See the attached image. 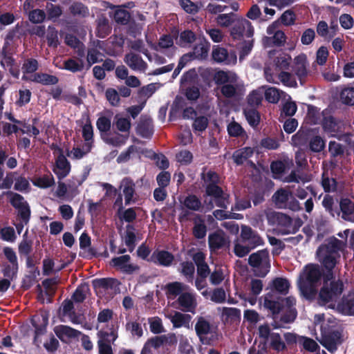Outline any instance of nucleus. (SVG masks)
<instances>
[{
  "label": "nucleus",
  "instance_id": "69168bd1",
  "mask_svg": "<svg viewBox=\"0 0 354 354\" xmlns=\"http://www.w3.org/2000/svg\"><path fill=\"white\" fill-rule=\"evenodd\" d=\"M0 234L3 241L13 243L15 241L17 236L13 227H4L1 231Z\"/></svg>",
  "mask_w": 354,
  "mask_h": 354
},
{
  "label": "nucleus",
  "instance_id": "0eeeda50",
  "mask_svg": "<svg viewBox=\"0 0 354 354\" xmlns=\"http://www.w3.org/2000/svg\"><path fill=\"white\" fill-rule=\"evenodd\" d=\"M268 223L270 225L277 224L278 230L283 234L294 232L292 226V219L284 214L275 212L271 209L265 212Z\"/></svg>",
  "mask_w": 354,
  "mask_h": 354
},
{
  "label": "nucleus",
  "instance_id": "0e129e2a",
  "mask_svg": "<svg viewBox=\"0 0 354 354\" xmlns=\"http://www.w3.org/2000/svg\"><path fill=\"white\" fill-rule=\"evenodd\" d=\"M96 125L102 134H106L111 129V120L104 116L100 117L97 120Z\"/></svg>",
  "mask_w": 354,
  "mask_h": 354
},
{
  "label": "nucleus",
  "instance_id": "680f3d73",
  "mask_svg": "<svg viewBox=\"0 0 354 354\" xmlns=\"http://www.w3.org/2000/svg\"><path fill=\"white\" fill-rule=\"evenodd\" d=\"M46 39L50 46L56 48L59 45L57 31L54 27L48 26Z\"/></svg>",
  "mask_w": 354,
  "mask_h": 354
},
{
  "label": "nucleus",
  "instance_id": "c03bdc74",
  "mask_svg": "<svg viewBox=\"0 0 354 354\" xmlns=\"http://www.w3.org/2000/svg\"><path fill=\"white\" fill-rule=\"evenodd\" d=\"M71 13L79 17H86L89 15L88 7L80 2H74L69 7Z\"/></svg>",
  "mask_w": 354,
  "mask_h": 354
},
{
  "label": "nucleus",
  "instance_id": "5fc2aeb1",
  "mask_svg": "<svg viewBox=\"0 0 354 354\" xmlns=\"http://www.w3.org/2000/svg\"><path fill=\"white\" fill-rule=\"evenodd\" d=\"M245 116L250 124L252 127H257L260 121V116L257 111L253 109H245L244 111Z\"/></svg>",
  "mask_w": 354,
  "mask_h": 354
},
{
  "label": "nucleus",
  "instance_id": "423d86ee",
  "mask_svg": "<svg viewBox=\"0 0 354 354\" xmlns=\"http://www.w3.org/2000/svg\"><path fill=\"white\" fill-rule=\"evenodd\" d=\"M249 263L254 268V272L259 277L266 276L270 270L269 254L268 251L262 250L252 254L249 257Z\"/></svg>",
  "mask_w": 354,
  "mask_h": 354
},
{
  "label": "nucleus",
  "instance_id": "5701e85b",
  "mask_svg": "<svg viewBox=\"0 0 354 354\" xmlns=\"http://www.w3.org/2000/svg\"><path fill=\"white\" fill-rule=\"evenodd\" d=\"M124 62L133 71L144 72L147 68V64L137 54L130 53L126 55Z\"/></svg>",
  "mask_w": 354,
  "mask_h": 354
},
{
  "label": "nucleus",
  "instance_id": "774afa93",
  "mask_svg": "<svg viewBox=\"0 0 354 354\" xmlns=\"http://www.w3.org/2000/svg\"><path fill=\"white\" fill-rule=\"evenodd\" d=\"M19 269V264H6L3 267L2 272L3 276L10 279L16 278Z\"/></svg>",
  "mask_w": 354,
  "mask_h": 354
},
{
  "label": "nucleus",
  "instance_id": "412c9836",
  "mask_svg": "<svg viewBox=\"0 0 354 354\" xmlns=\"http://www.w3.org/2000/svg\"><path fill=\"white\" fill-rule=\"evenodd\" d=\"M71 165L66 158L60 154L56 159L55 166L53 168L54 173L59 179L65 178L70 172Z\"/></svg>",
  "mask_w": 354,
  "mask_h": 354
},
{
  "label": "nucleus",
  "instance_id": "c9c22d12",
  "mask_svg": "<svg viewBox=\"0 0 354 354\" xmlns=\"http://www.w3.org/2000/svg\"><path fill=\"white\" fill-rule=\"evenodd\" d=\"M31 80L44 85H54L58 82V78L56 76L46 73H35L32 75Z\"/></svg>",
  "mask_w": 354,
  "mask_h": 354
},
{
  "label": "nucleus",
  "instance_id": "a18cd8bd",
  "mask_svg": "<svg viewBox=\"0 0 354 354\" xmlns=\"http://www.w3.org/2000/svg\"><path fill=\"white\" fill-rule=\"evenodd\" d=\"M268 340L269 341L272 348L277 352L282 351L286 348L284 342L282 340L279 333H272Z\"/></svg>",
  "mask_w": 354,
  "mask_h": 354
},
{
  "label": "nucleus",
  "instance_id": "de8ad7c7",
  "mask_svg": "<svg viewBox=\"0 0 354 354\" xmlns=\"http://www.w3.org/2000/svg\"><path fill=\"white\" fill-rule=\"evenodd\" d=\"M312 179V176L307 174H299L296 171H292L286 178V181L288 183H308Z\"/></svg>",
  "mask_w": 354,
  "mask_h": 354
},
{
  "label": "nucleus",
  "instance_id": "2eb2a0df",
  "mask_svg": "<svg viewBox=\"0 0 354 354\" xmlns=\"http://www.w3.org/2000/svg\"><path fill=\"white\" fill-rule=\"evenodd\" d=\"M206 193L208 196H213L215 198L218 207H227L228 204L227 196L223 194V190L216 185V183H209L206 187Z\"/></svg>",
  "mask_w": 354,
  "mask_h": 354
},
{
  "label": "nucleus",
  "instance_id": "c85d7f7f",
  "mask_svg": "<svg viewBox=\"0 0 354 354\" xmlns=\"http://www.w3.org/2000/svg\"><path fill=\"white\" fill-rule=\"evenodd\" d=\"M221 310V319L225 323H232L239 320L241 317V310L236 308H218Z\"/></svg>",
  "mask_w": 354,
  "mask_h": 354
},
{
  "label": "nucleus",
  "instance_id": "a878e982",
  "mask_svg": "<svg viewBox=\"0 0 354 354\" xmlns=\"http://www.w3.org/2000/svg\"><path fill=\"white\" fill-rule=\"evenodd\" d=\"M97 347L99 354H113L110 341L107 339L109 334L104 330H99L97 333Z\"/></svg>",
  "mask_w": 354,
  "mask_h": 354
},
{
  "label": "nucleus",
  "instance_id": "c756f323",
  "mask_svg": "<svg viewBox=\"0 0 354 354\" xmlns=\"http://www.w3.org/2000/svg\"><path fill=\"white\" fill-rule=\"evenodd\" d=\"M102 138L106 144L114 147H121L125 145L128 139V136L118 133L102 134Z\"/></svg>",
  "mask_w": 354,
  "mask_h": 354
},
{
  "label": "nucleus",
  "instance_id": "f3484780",
  "mask_svg": "<svg viewBox=\"0 0 354 354\" xmlns=\"http://www.w3.org/2000/svg\"><path fill=\"white\" fill-rule=\"evenodd\" d=\"M320 343L329 351H334L337 349V346L341 343V335L338 331L324 333Z\"/></svg>",
  "mask_w": 354,
  "mask_h": 354
},
{
  "label": "nucleus",
  "instance_id": "b1692460",
  "mask_svg": "<svg viewBox=\"0 0 354 354\" xmlns=\"http://www.w3.org/2000/svg\"><path fill=\"white\" fill-rule=\"evenodd\" d=\"M339 208L342 218L346 221L354 223V203L348 198H343L340 201Z\"/></svg>",
  "mask_w": 354,
  "mask_h": 354
},
{
  "label": "nucleus",
  "instance_id": "473e14b6",
  "mask_svg": "<svg viewBox=\"0 0 354 354\" xmlns=\"http://www.w3.org/2000/svg\"><path fill=\"white\" fill-rule=\"evenodd\" d=\"M32 184L41 189H47L55 185V178L51 174H47L39 177H35Z\"/></svg>",
  "mask_w": 354,
  "mask_h": 354
},
{
  "label": "nucleus",
  "instance_id": "864d4df0",
  "mask_svg": "<svg viewBox=\"0 0 354 354\" xmlns=\"http://www.w3.org/2000/svg\"><path fill=\"white\" fill-rule=\"evenodd\" d=\"M341 101L347 105H354V88L346 87L340 93Z\"/></svg>",
  "mask_w": 354,
  "mask_h": 354
},
{
  "label": "nucleus",
  "instance_id": "bb28decb",
  "mask_svg": "<svg viewBox=\"0 0 354 354\" xmlns=\"http://www.w3.org/2000/svg\"><path fill=\"white\" fill-rule=\"evenodd\" d=\"M213 80L217 85L223 86L229 82H235L238 76L232 71H218L214 73Z\"/></svg>",
  "mask_w": 354,
  "mask_h": 354
},
{
  "label": "nucleus",
  "instance_id": "a211bd4d",
  "mask_svg": "<svg viewBox=\"0 0 354 354\" xmlns=\"http://www.w3.org/2000/svg\"><path fill=\"white\" fill-rule=\"evenodd\" d=\"M243 91V84L239 79L235 82H229L221 88V93L227 98L236 97L241 95Z\"/></svg>",
  "mask_w": 354,
  "mask_h": 354
},
{
  "label": "nucleus",
  "instance_id": "7ed1b4c3",
  "mask_svg": "<svg viewBox=\"0 0 354 354\" xmlns=\"http://www.w3.org/2000/svg\"><path fill=\"white\" fill-rule=\"evenodd\" d=\"M345 242L338 240L335 237L328 239L317 251L318 260L325 268L330 271L337 263V259L339 257L338 252L343 250Z\"/></svg>",
  "mask_w": 354,
  "mask_h": 354
},
{
  "label": "nucleus",
  "instance_id": "ddd939ff",
  "mask_svg": "<svg viewBox=\"0 0 354 354\" xmlns=\"http://www.w3.org/2000/svg\"><path fill=\"white\" fill-rule=\"evenodd\" d=\"M241 238L251 249L261 245L263 241L261 237L252 229L248 226H242Z\"/></svg>",
  "mask_w": 354,
  "mask_h": 354
},
{
  "label": "nucleus",
  "instance_id": "8fccbe9b",
  "mask_svg": "<svg viewBox=\"0 0 354 354\" xmlns=\"http://www.w3.org/2000/svg\"><path fill=\"white\" fill-rule=\"evenodd\" d=\"M82 136L86 141L85 147H87V151H90L93 137V127L90 122L86 123L83 126Z\"/></svg>",
  "mask_w": 354,
  "mask_h": 354
},
{
  "label": "nucleus",
  "instance_id": "052dcab7",
  "mask_svg": "<svg viewBox=\"0 0 354 354\" xmlns=\"http://www.w3.org/2000/svg\"><path fill=\"white\" fill-rule=\"evenodd\" d=\"M110 32L108 21L106 19H99L97 21V35L99 37L104 38Z\"/></svg>",
  "mask_w": 354,
  "mask_h": 354
},
{
  "label": "nucleus",
  "instance_id": "ea45409f",
  "mask_svg": "<svg viewBox=\"0 0 354 354\" xmlns=\"http://www.w3.org/2000/svg\"><path fill=\"white\" fill-rule=\"evenodd\" d=\"M209 48V45L207 41H201L194 46L192 54L195 59H205L207 56Z\"/></svg>",
  "mask_w": 354,
  "mask_h": 354
},
{
  "label": "nucleus",
  "instance_id": "13d9d810",
  "mask_svg": "<svg viewBox=\"0 0 354 354\" xmlns=\"http://www.w3.org/2000/svg\"><path fill=\"white\" fill-rule=\"evenodd\" d=\"M338 307L343 313L354 315V297L351 296L349 298L344 299Z\"/></svg>",
  "mask_w": 354,
  "mask_h": 354
},
{
  "label": "nucleus",
  "instance_id": "72a5a7b5",
  "mask_svg": "<svg viewBox=\"0 0 354 354\" xmlns=\"http://www.w3.org/2000/svg\"><path fill=\"white\" fill-rule=\"evenodd\" d=\"M322 126L324 132L331 137L335 136L339 129V124L330 116L324 119Z\"/></svg>",
  "mask_w": 354,
  "mask_h": 354
},
{
  "label": "nucleus",
  "instance_id": "79ce46f5",
  "mask_svg": "<svg viewBox=\"0 0 354 354\" xmlns=\"http://www.w3.org/2000/svg\"><path fill=\"white\" fill-rule=\"evenodd\" d=\"M254 153V149L251 147H245L236 151L233 154L234 162L238 164H242L245 160L251 157Z\"/></svg>",
  "mask_w": 354,
  "mask_h": 354
},
{
  "label": "nucleus",
  "instance_id": "3c124183",
  "mask_svg": "<svg viewBox=\"0 0 354 354\" xmlns=\"http://www.w3.org/2000/svg\"><path fill=\"white\" fill-rule=\"evenodd\" d=\"M180 272L187 279L188 282H192L195 268L192 262H183L180 264Z\"/></svg>",
  "mask_w": 354,
  "mask_h": 354
},
{
  "label": "nucleus",
  "instance_id": "9b49d317",
  "mask_svg": "<svg viewBox=\"0 0 354 354\" xmlns=\"http://www.w3.org/2000/svg\"><path fill=\"white\" fill-rule=\"evenodd\" d=\"M178 304L184 312H189L194 314L198 305L196 295L194 292L188 290L183 292L178 299Z\"/></svg>",
  "mask_w": 354,
  "mask_h": 354
},
{
  "label": "nucleus",
  "instance_id": "6e6552de",
  "mask_svg": "<svg viewBox=\"0 0 354 354\" xmlns=\"http://www.w3.org/2000/svg\"><path fill=\"white\" fill-rule=\"evenodd\" d=\"M195 330L201 342H204L208 335L216 333V326L209 317L198 316L196 318Z\"/></svg>",
  "mask_w": 354,
  "mask_h": 354
},
{
  "label": "nucleus",
  "instance_id": "338daca9",
  "mask_svg": "<svg viewBox=\"0 0 354 354\" xmlns=\"http://www.w3.org/2000/svg\"><path fill=\"white\" fill-rule=\"evenodd\" d=\"M150 325V330L154 334H159L164 332V327L162 324V320L158 317H154L149 319Z\"/></svg>",
  "mask_w": 354,
  "mask_h": 354
},
{
  "label": "nucleus",
  "instance_id": "49530a36",
  "mask_svg": "<svg viewBox=\"0 0 354 354\" xmlns=\"http://www.w3.org/2000/svg\"><path fill=\"white\" fill-rule=\"evenodd\" d=\"M64 69L73 73L80 71L84 68V62L82 59H69L64 62Z\"/></svg>",
  "mask_w": 354,
  "mask_h": 354
},
{
  "label": "nucleus",
  "instance_id": "1a4fd4ad",
  "mask_svg": "<svg viewBox=\"0 0 354 354\" xmlns=\"http://www.w3.org/2000/svg\"><path fill=\"white\" fill-rule=\"evenodd\" d=\"M8 196L10 203L17 210L19 216L25 223H28L30 219V210L24 198L14 192H9Z\"/></svg>",
  "mask_w": 354,
  "mask_h": 354
},
{
  "label": "nucleus",
  "instance_id": "f03ea898",
  "mask_svg": "<svg viewBox=\"0 0 354 354\" xmlns=\"http://www.w3.org/2000/svg\"><path fill=\"white\" fill-rule=\"evenodd\" d=\"M322 272L320 267L315 264H308L301 272L298 279V287L301 295L307 299L315 297Z\"/></svg>",
  "mask_w": 354,
  "mask_h": 354
},
{
  "label": "nucleus",
  "instance_id": "6ab92c4d",
  "mask_svg": "<svg viewBox=\"0 0 354 354\" xmlns=\"http://www.w3.org/2000/svg\"><path fill=\"white\" fill-rule=\"evenodd\" d=\"M306 67V56L305 55H299L295 58L292 71L301 84H303V80L308 75Z\"/></svg>",
  "mask_w": 354,
  "mask_h": 354
},
{
  "label": "nucleus",
  "instance_id": "a19ab883",
  "mask_svg": "<svg viewBox=\"0 0 354 354\" xmlns=\"http://www.w3.org/2000/svg\"><path fill=\"white\" fill-rule=\"evenodd\" d=\"M153 258L155 261L164 266H169L174 260L171 254L166 251H158L153 254Z\"/></svg>",
  "mask_w": 354,
  "mask_h": 354
},
{
  "label": "nucleus",
  "instance_id": "f704fd0d",
  "mask_svg": "<svg viewBox=\"0 0 354 354\" xmlns=\"http://www.w3.org/2000/svg\"><path fill=\"white\" fill-rule=\"evenodd\" d=\"M194 223L193 234L194 236L197 239H203L205 237L207 232V227L201 216L196 215L194 219Z\"/></svg>",
  "mask_w": 354,
  "mask_h": 354
},
{
  "label": "nucleus",
  "instance_id": "9d476101",
  "mask_svg": "<svg viewBox=\"0 0 354 354\" xmlns=\"http://www.w3.org/2000/svg\"><path fill=\"white\" fill-rule=\"evenodd\" d=\"M253 32L251 23L245 19H240L234 22L230 35L234 39H241L243 37H252Z\"/></svg>",
  "mask_w": 354,
  "mask_h": 354
},
{
  "label": "nucleus",
  "instance_id": "603ef678",
  "mask_svg": "<svg viewBox=\"0 0 354 354\" xmlns=\"http://www.w3.org/2000/svg\"><path fill=\"white\" fill-rule=\"evenodd\" d=\"M115 124L117 129L122 132H129L131 127L129 118H124L118 115L115 117Z\"/></svg>",
  "mask_w": 354,
  "mask_h": 354
},
{
  "label": "nucleus",
  "instance_id": "cd10ccee",
  "mask_svg": "<svg viewBox=\"0 0 354 354\" xmlns=\"http://www.w3.org/2000/svg\"><path fill=\"white\" fill-rule=\"evenodd\" d=\"M137 133L143 138H150L153 132L152 120L149 118H141L137 127Z\"/></svg>",
  "mask_w": 354,
  "mask_h": 354
},
{
  "label": "nucleus",
  "instance_id": "39448f33",
  "mask_svg": "<svg viewBox=\"0 0 354 354\" xmlns=\"http://www.w3.org/2000/svg\"><path fill=\"white\" fill-rule=\"evenodd\" d=\"M180 207L178 220L180 222L186 221L189 219L191 216L190 211H199L202 203L201 200L195 195L189 194L186 196L179 198Z\"/></svg>",
  "mask_w": 354,
  "mask_h": 354
},
{
  "label": "nucleus",
  "instance_id": "4be33fe9",
  "mask_svg": "<svg viewBox=\"0 0 354 354\" xmlns=\"http://www.w3.org/2000/svg\"><path fill=\"white\" fill-rule=\"evenodd\" d=\"M167 317L170 319L174 328H190L192 317L189 315L175 312L173 315H168Z\"/></svg>",
  "mask_w": 354,
  "mask_h": 354
},
{
  "label": "nucleus",
  "instance_id": "4468645a",
  "mask_svg": "<svg viewBox=\"0 0 354 354\" xmlns=\"http://www.w3.org/2000/svg\"><path fill=\"white\" fill-rule=\"evenodd\" d=\"M53 330L58 338L64 342H68L82 335L80 331L65 325L56 326Z\"/></svg>",
  "mask_w": 354,
  "mask_h": 354
},
{
  "label": "nucleus",
  "instance_id": "e433bc0d",
  "mask_svg": "<svg viewBox=\"0 0 354 354\" xmlns=\"http://www.w3.org/2000/svg\"><path fill=\"white\" fill-rule=\"evenodd\" d=\"M265 86V93L264 96L266 101L270 103L277 104L281 95L283 94V92L280 91L279 89L275 87L271 86Z\"/></svg>",
  "mask_w": 354,
  "mask_h": 354
},
{
  "label": "nucleus",
  "instance_id": "f257e3e1",
  "mask_svg": "<svg viewBox=\"0 0 354 354\" xmlns=\"http://www.w3.org/2000/svg\"><path fill=\"white\" fill-rule=\"evenodd\" d=\"M263 306L268 310L276 317L280 313L286 315L281 317V320L285 323L292 322L297 316V310L295 308L296 299L290 296L285 299L277 298L273 293L268 292L263 297Z\"/></svg>",
  "mask_w": 354,
  "mask_h": 354
},
{
  "label": "nucleus",
  "instance_id": "09e8293b",
  "mask_svg": "<svg viewBox=\"0 0 354 354\" xmlns=\"http://www.w3.org/2000/svg\"><path fill=\"white\" fill-rule=\"evenodd\" d=\"M322 205L327 212L333 217L339 215V211L337 206L335 207L334 200L332 196L326 195L322 201Z\"/></svg>",
  "mask_w": 354,
  "mask_h": 354
},
{
  "label": "nucleus",
  "instance_id": "dca6fc26",
  "mask_svg": "<svg viewBox=\"0 0 354 354\" xmlns=\"http://www.w3.org/2000/svg\"><path fill=\"white\" fill-rule=\"evenodd\" d=\"M212 57L218 63L230 64L236 62V56L234 53H228L227 50L220 46H216L212 50Z\"/></svg>",
  "mask_w": 354,
  "mask_h": 354
},
{
  "label": "nucleus",
  "instance_id": "aec40b11",
  "mask_svg": "<svg viewBox=\"0 0 354 354\" xmlns=\"http://www.w3.org/2000/svg\"><path fill=\"white\" fill-rule=\"evenodd\" d=\"M153 48L156 51L161 53L168 51V53H167V57L173 56L176 52V48L174 46V40L169 35L162 36L159 39L158 44L153 46Z\"/></svg>",
  "mask_w": 354,
  "mask_h": 354
},
{
  "label": "nucleus",
  "instance_id": "37998d69",
  "mask_svg": "<svg viewBox=\"0 0 354 354\" xmlns=\"http://www.w3.org/2000/svg\"><path fill=\"white\" fill-rule=\"evenodd\" d=\"M289 288L290 283L286 279L279 277L272 281V289L281 295H286Z\"/></svg>",
  "mask_w": 354,
  "mask_h": 354
},
{
  "label": "nucleus",
  "instance_id": "bf43d9fd",
  "mask_svg": "<svg viewBox=\"0 0 354 354\" xmlns=\"http://www.w3.org/2000/svg\"><path fill=\"white\" fill-rule=\"evenodd\" d=\"M89 290L87 284H82L79 286L73 295V299L76 302L83 301Z\"/></svg>",
  "mask_w": 354,
  "mask_h": 354
},
{
  "label": "nucleus",
  "instance_id": "393cba45",
  "mask_svg": "<svg viewBox=\"0 0 354 354\" xmlns=\"http://www.w3.org/2000/svg\"><path fill=\"white\" fill-rule=\"evenodd\" d=\"M120 188L124 196L125 205H129L134 201L135 184L129 178H124L121 182Z\"/></svg>",
  "mask_w": 354,
  "mask_h": 354
},
{
  "label": "nucleus",
  "instance_id": "e2e57ef3",
  "mask_svg": "<svg viewBox=\"0 0 354 354\" xmlns=\"http://www.w3.org/2000/svg\"><path fill=\"white\" fill-rule=\"evenodd\" d=\"M280 81L283 85L289 87H296L297 82L294 77L289 73L281 72L278 75V81Z\"/></svg>",
  "mask_w": 354,
  "mask_h": 354
},
{
  "label": "nucleus",
  "instance_id": "20e7f679",
  "mask_svg": "<svg viewBox=\"0 0 354 354\" xmlns=\"http://www.w3.org/2000/svg\"><path fill=\"white\" fill-rule=\"evenodd\" d=\"M343 291V283L339 281H332L330 283L325 281L321 288L318 301L320 305L328 304L329 307L333 306V302L336 301Z\"/></svg>",
  "mask_w": 354,
  "mask_h": 354
},
{
  "label": "nucleus",
  "instance_id": "6e6d98bb",
  "mask_svg": "<svg viewBox=\"0 0 354 354\" xmlns=\"http://www.w3.org/2000/svg\"><path fill=\"white\" fill-rule=\"evenodd\" d=\"M46 10L48 19H56L62 14V8L58 5H55L51 3L46 4Z\"/></svg>",
  "mask_w": 354,
  "mask_h": 354
},
{
  "label": "nucleus",
  "instance_id": "f8f14e48",
  "mask_svg": "<svg viewBox=\"0 0 354 354\" xmlns=\"http://www.w3.org/2000/svg\"><path fill=\"white\" fill-rule=\"evenodd\" d=\"M131 257L128 254L115 257L111 259L110 266L123 273L131 274L139 269L137 265L130 263Z\"/></svg>",
  "mask_w": 354,
  "mask_h": 354
},
{
  "label": "nucleus",
  "instance_id": "4d7b16f0",
  "mask_svg": "<svg viewBox=\"0 0 354 354\" xmlns=\"http://www.w3.org/2000/svg\"><path fill=\"white\" fill-rule=\"evenodd\" d=\"M196 39L195 35L191 30L182 32L178 37V44L181 46H186L192 43Z\"/></svg>",
  "mask_w": 354,
  "mask_h": 354
},
{
  "label": "nucleus",
  "instance_id": "4c0bfd02",
  "mask_svg": "<svg viewBox=\"0 0 354 354\" xmlns=\"http://www.w3.org/2000/svg\"><path fill=\"white\" fill-rule=\"evenodd\" d=\"M292 194L288 190L281 189L278 190L272 196L273 201L279 207L286 206V203Z\"/></svg>",
  "mask_w": 354,
  "mask_h": 354
},
{
  "label": "nucleus",
  "instance_id": "7c9ffc66",
  "mask_svg": "<svg viewBox=\"0 0 354 354\" xmlns=\"http://www.w3.org/2000/svg\"><path fill=\"white\" fill-rule=\"evenodd\" d=\"M166 294L168 297H176L180 295L183 292L189 290V286L178 281L168 283L166 287Z\"/></svg>",
  "mask_w": 354,
  "mask_h": 354
},
{
  "label": "nucleus",
  "instance_id": "58836bf2",
  "mask_svg": "<svg viewBox=\"0 0 354 354\" xmlns=\"http://www.w3.org/2000/svg\"><path fill=\"white\" fill-rule=\"evenodd\" d=\"M265 93V86L259 87L257 90L253 91L248 97V104L252 106L261 104L263 99Z\"/></svg>",
  "mask_w": 354,
  "mask_h": 354
},
{
  "label": "nucleus",
  "instance_id": "2f4dec72",
  "mask_svg": "<svg viewBox=\"0 0 354 354\" xmlns=\"http://www.w3.org/2000/svg\"><path fill=\"white\" fill-rule=\"evenodd\" d=\"M208 242L212 250H217L226 244V239L222 232H216L209 235Z\"/></svg>",
  "mask_w": 354,
  "mask_h": 354
}]
</instances>
